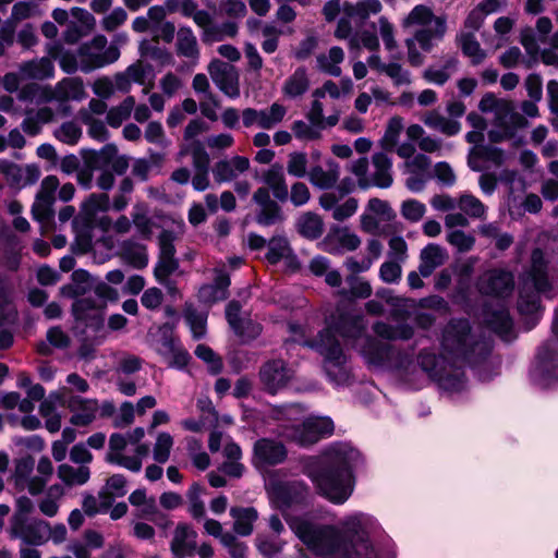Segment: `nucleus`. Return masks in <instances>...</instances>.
<instances>
[{"instance_id":"6","label":"nucleus","mask_w":558,"mask_h":558,"mask_svg":"<svg viewBox=\"0 0 558 558\" xmlns=\"http://www.w3.org/2000/svg\"><path fill=\"white\" fill-rule=\"evenodd\" d=\"M301 408L295 404L276 410V420L282 421V437L300 446H310L332 434L335 426L329 417L310 416L301 421Z\"/></svg>"},{"instance_id":"58","label":"nucleus","mask_w":558,"mask_h":558,"mask_svg":"<svg viewBox=\"0 0 558 558\" xmlns=\"http://www.w3.org/2000/svg\"><path fill=\"white\" fill-rule=\"evenodd\" d=\"M173 445L174 439L169 433H159L153 448L154 460L160 464L166 463L170 459Z\"/></svg>"},{"instance_id":"55","label":"nucleus","mask_w":558,"mask_h":558,"mask_svg":"<svg viewBox=\"0 0 558 558\" xmlns=\"http://www.w3.org/2000/svg\"><path fill=\"white\" fill-rule=\"evenodd\" d=\"M437 17L428 7L418 4L402 20L401 25L403 28L426 26L430 23L435 24V19Z\"/></svg>"},{"instance_id":"24","label":"nucleus","mask_w":558,"mask_h":558,"mask_svg":"<svg viewBox=\"0 0 558 558\" xmlns=\"http://www.w3.org/2000/svg\"><path fill=\"white\" fill-rule=\"evenodd\" d=\"M535 29L536 34L531 27H525L520 33V43L530 56H537L542 52L539 50V44L545 43L551 32V20L547 16L537 19Z\"/></svg>"},{"instance_id":"48","label":"nucleus","mask_w":558,"mask_h":558,"mask_svg":"<svg viewBox=\"0 0 558 558\" xmlns=\"http://www.w3.org/2000/svg\"><path fill=\"white\" fill-rule=\"evenodd\" d=\"M316 60L320 71L337 77L341 75L340 63L344 60V51L342 48L333 46L328 52L318 54Z\"/></svg>"},{"instance_id":"30","label":"nucleus","mask_w":558,"mask_h":558,"mask_svg":"<svg viewBox=\"0 0 558 558\" xmlns=\"http://www.w3.org/2000/svg\"><path fill=\"white\" fill-rule=\"evenodd\" d=\"M72 412L71 424L75 426H87L94 422L98 412V403L96 400L82 399L74 397L68 404Z\"/></svg>"},{"instance_id":"11","label":"nucleus","mask_w":558,"mask_h":558,"mask_svg":"<svg viewBox=\"0 0 558 558\" xmlns=\"http://www.w3.org/2000/svg\"><path fill=\"white\" fill-rule=\"evenodd\" d=\"M287 112V107L276 101L264 109L247 107L241 111V118L245 128L257 126L271 130L284 120Z\"/></svg>"},{"instance_id":"10","label":"nucleus","mask_w":558,"mask_h":558,"mask_svg":"<svg viewBox=\"0 0 558 558\" xmlns=\"http://www.w3.org/2000/svg\"><path fill=\"white\" fill-rule=\"evenodd\" d=\"M531 377L541 388L558 384V343L547 342L541 348Z\"/></svg>"},{"instance_id":"54","label":"nucleus","mask_w":558,"mask_h":558,"mask_svg":"<svg viewBox=\"0 0 558 558\" xmlns=\"http://www.w3.org/2000/svg\"><path fill=\"white\" fill-rule=\"evenodd\" d=\"M135 105L133 96L125 97L118 106L112 107L107 113V123L112 128H119L131 116Z\"/></svg>"},{"instance_id":"53","label":"nucleus","mask_w":558,"mask_h":558,"mask_svg":"<svg viewBox=\"0 0 558 558\" xmlns=\"http://www.w3.org/2000/svg\"><path fill=\"white\" fill-rule=\"evenodd\" d=\"M383 9L379 0H360L355 4L345 3L343 10L350 16H356L360 20H366L372 15L378 14Z\"/></svg>"},{"instance_id":"63","label":"nucleus","mask_w":558,"mask_h":558,"mask_svg":"<svg viewBox=\"0 0 558 558\" xmlns=\"http://www.w3.org/2000/svg\"><path fill=\"white\" fill-rule=\"evenodd\" d=\"M203 493L204 488L197 483H194L186 494L189 499V512L196 520L204 518L206 512L205 505L202 500Z\"/></svg>"},{"instance_id":"62","label":"nucleus","mask_w":558,"mask_h":558,"mask_svg":"<svg viewBox=\"0 0 558 558\" xmlns=\"http://www.w3.org/2000/svg\"><path fill=\"white\" fill-rule=\"evenodd\" d=\"M403 128L404 123L401 117L396 116L389 120L385 135L383 137V146L387 151H393L399 142V136Z\"/></svg>"},{"instance_id":"64","label":"nucleus","mask_w":558,"mask_h":558,"mask_svg":"<svg viewBox=\"0 0 558 558\" xmlns=\"http://www.w3.org/2000/svg\"><path fill=\"white\" fill-rule=\"evenodd\" d=\"M178 266L174 256L159 255V260L154 269L156 280L163 286H168L169 276L177 270Z\"/></svg>"},{"instance_id":"19","label":"nucleus","mask_w":558,"mask_h":558,"mask_svg":"<svg viewBox=\"0 0 558 558\" xmlns=\"http://www.w3.org/2000/svg\"><path fill=\"white\" fill-rule=\"evenodd\" d=\"M2 177L8 186L15 191H20L36 183L40 177V170L33 163H2Z\"/></svg>"},{"instance_id":"21","label":"nucleus","mask_w":558,"mask_h":558,"mask_svg":"<svg viewBox=\"0 0 558 558\" xmlns=\"http://www.w3.org/2000/svg\"><path fill=\"white\" fill-rule=\"evenodd\" d=\"M197 533L186 523H179L173 532L170 550L174 558H187L195 554L197 548Z\"/></svg>"},{"instance_id":"56","label":"nucleus","mask_w":558,"mask_h":558,"mask_svg":"<svg viewBox=\"0 0 558 558\" xmlns=\"http://www.w3.org/2000/svg\"><path fill=\"white\" fill-rule=\"evenodd\" d=\"M458 207L463 211L466 217L475 219H484L486 217V206L470 193H462L459 196Z\"/></svg>"},{"instance_id":"29","label":"nucleus","mask_w":558,"mask_h":558,"mask_svg":"<svg viewBox=\"0 0 558 558\" xmlns=\"http://www.w3.org/2000/svg\"><path fill=\"white\" fill-rule=\"evenodd\" d=\"M214 283L204 284L198 290V299L205 304L222 301L228 296L229 275L223 269H216Z\"/></svg>"},{"instance_id":"22","label":"nucleus","mask_w":558,"mask_h":558,"mask_svg":"<svg viewBox=\"0 0 558 558\" xmlns=\"http://www.w3.org/2000/svg\"><path fill=\"white\" fill-rule=\"evenodd\" d=\"M259 207L256 220L259 225L271 226L282 219L280 206L271 199L270 191L266 186L258 187L252 197Z\"/></svg>"},{"instance_id":"3","label":"nucleus","mask_w":558,"mask_h":558,"mask_svg":"<svg viewBox=\"0 0 558 558\" xmlns=\"http://www.w3.org/2000/svg\"><path fill=\"white\" fill-rule=\"evenodd\" d=\"M362 462V454L355 447L349 442H336L322 456L307 459L304 473L320 496L335 505H342L353 494L354 470Z\"/></svg>"},{"instance_id":"23","label":"nucleus","mask_w":558,"mask_h":558,"mask_svg":"<svg viewBox=\"0 0 558 558\" xmlns=\"http://www.w3.org/2000/svg\"><path fill=\"white\" fill-rule=\"evenodd\" d=\"M347 193L344 192H326L319 197V205L325 210H332V218L337 221H343L352 217L359 207L357 201L349 197L342 204H338L340 198Z\"/></svg>"},{"instance_id":"36","label":"nucleus","mask_w":558,"mask_h":558,"mask_svg":"<svg viewBox=\"0 0 558 558\" xmlns=\"http://www.w3.org/2000/svg\"><path fill=\"white\" fill-rule=\"evenodd\" d=\"M233 519V531L241 536H248L253 533L254 523L258 513L253 507H233L230 509Z\"/></svg>"},{"instance_id":"41","label":"nucleus","mask_w":558,"mask_h":558,"mask_svg":"<svg viewBox=\"0 0 558 558\" xmlns=\"http://www.w3.org/2000/svg\"><path fill=\"white\" fill-rule=\"evenodd\" d=\"M177 53L197 62L199 48L196 36L190 27H180L177 34Z\"/></svg>"},{"instance_id":"26","label":"nucleus","mask_w":558,"mask_h":558,"mask_svg":"<svg viewBox=\"0 0 558 558\" xmlns=\"http://www.w3.org/2000/svg\"><path fill=\"white\" fill-rule=\"evenodd\" d=\"M392 160L386 151L376 153L372 157V172L369 174V185L380 189L391 186Z\"/></svg>"},{"instance_id":"2","label":"nucleus","mask_w":558,"mask_h":558,"mask_svg":"<svg viewBox=\"0 0 558 558\" xmlns=\"http://www.w3.org/2000/svg\"><path fill=\"white\" fill-rule=\"evenodd\" d=\"M286 521L296 537L316 555L337 558H377L369 536L380 530L378 521L365 512L345 515L340 526L323 525L307 515H286Z\"/></svg>"},{"instance_id":"42","label":"nucleus","mask_w":558,"mask_h":558,"mask_svg":"<svg viewBox=\"0 0 558 558\" xmlns=\"http://www.w3.org/2000/svg\"><path fill=\"white\" fill-rule=\"evenodd\" d=\"M37 475L28 480V493L38 496L47 486L53 474V465L48 457H41L37 462Z\"/></svg>"},{"instance_id":"18","label":"nucleus","mask_w":558,"mask_h":558,"mask_svg":"<svg viewBox=\"0 0 558 558\" xmlns=\"http://www.w3.org/2000/svg\"><path fill=\"white\" fill-rule=\"evenodd\" d=\"M266 488L274 506L282 512L293 504L299 502L305 492V487L299 482L280 483L269 481Z\"/></svg>"},{"instance_id":"43","label":"nucleus","mask_w":558,"mask_h":558,"mask_svg":"<svg viewBox=\"0 0 558 558\" xmlns=\"http://www.w3.org/2000/svg\"><path fill=\"white\" fill-rule=\"evenodd\" d=\"M266 258L270 264H277L281 259L288 260L289 266L296 267L298 264L288 240L283 236H274L269 241Z\"/></svg>"},{"instance_id":"1","label":"nucleus","mask_w":558,"mask_h":558,"mask_svg":"<svg viewBox=\"0 0 558 558\" xmlns=\"http://www.w3.org/2000/svg\"><path fill=\"white\" fill-rule=\"evenodd\" d=\"M363 330L362 319L342 316L337 324L328 326L319 333L314 347L324 356V368L331 381L341 385L349 377L344 366L347 355L337 336L348 341L352 339L353 348L359 351L372 368L390 369L400 375H407L415 371L416 366L412 353H402L391 344L364 335Z\"/></svg>"},{"instance_id":"50","label":"nucleus","mask_w":558,"mask_h":558,"mask_svg":"<svg viewBox=\"0 0 558 558\" xmlns=\"http://www.w3.org/2000/svg\"><path fill=\"white\" fill-rule=\"evenodd\" d=\"M21 72L25 77L35 80L50 78L54 74V66L50 59L41 58L24 63Z\"/></svg>"},{"instance_id":"14","label":"nucleus","mask_w":558,"mask_h":558,"mask_svg":"<svg viewBox=\"0 0 558 558\" xmlns=\"http://www.w3.org/2000/svg\"><path fill=\"white\" fill-rule=\"evenodd\" d=\"M59 185L60 182L56 175H47L43 179L32 206L34 219L41 223H48L53 217L54 194Z\"/></svg>"},{"instance_id":"51","label":"nucleus","mask_w":558,"mask_h":558,"mask_svg":"<svg viewBox=\"0 0 558 558\" xmlns=\"http://www.w3.org/2000/svg\"><path fill=\"white\" fill-rule=\"evenodd\" d=\"M458 41L462 52L470 58L472 64L477 65L487 57L485 50L481 48L480 43L472 33H461Z\"/></svg>"},{"instance_id":"39","label":"nucleus","mask_w":558,"mask_h":558,"mask_svg":"<svg viewBox=\"0 0 558 558\" xmlns=\"http://www.w3.org/2000/svg\"><path fill=\"white\" fill-rule=\"evenodd\" d=\"M50 97L58 101L82 100L86 97L85 87L81 77H65L57 84V92Z\"/></svg>"},{"instance_id":"7","label":"nucleus","mask_w":558,"mask_h":558,"mask_svg":"<svg viewBox=\"0 0 558 558\" xmlns=\"http://www.w3.org/2000/svg\"><path fill=\"white\" fill-rule=\"evenodd\" d=\"M144 437L143 427H136L126 434H112L109 438L106 461L138 473L143 466V459L149 452V446L141 442Z\"/></svg>"},{"instance_id":"32","label":"nucleus","mask_w":558,"mask_h":558,"mask_svg":"<svg viewBox=\"0 0 558 558\" xmlns=\"http://www.w3.org/2000/svg\"><path fill=\"white\" fill-rule=\"evenodd\" d=\"M262 181L269 191L272 192L275 198L284 202L289 197V191L286 183L283 167L280 163H272L264 170Z\"/></svg>"},{"instance_id":"49","label":"nucleus","mask_w":558,"mask_h":558,"mask_svg":"<svg viewBox=\"0 0 558 558\" xmlns=\"http://www.w3.org/2000/svg\"><path fill=\"white\" fill-rule=\"evenodd\" d=\"M296 228L304 238L315 240L323 234L324 221L317 214L307 211L298 219Z\"/></svg>"},{"instance_id":"25","label":"nucleus","mask_w":558,"mask_h":558,"mask_svg":"<svg viewBox=\"0 0 558 558\" xmlns=\"http://www.w3.org/2000/svg\"><path fill=\"white\" fill-rule=\"evenodd\" d=\"M250 159L240 155L219 160L213 169L215 181L217 183L234 181L245 173L250 169Z\"/></svg>"},{"instance_id":"37","label":"nucleus","mask_w":558,"mask_h":558,"mask_svg":"<svg viewBox=\"0 0 558 558\" xmlns=\"http://www.w3.org/2000/svg\"><path fill=\"white\" fill-rule=\"evenodd\" d=\"M422 121L429 129L438 131L446 136H454L461 131V123L458 120L449 119L436 110L426 112Z\"/></svg>"},{"instance_id":"27","label":"nucleus","mask_w":558,"mask_h":558,"mask_svg":"<svg viewBox=\"0 0 558 558\" xmlns=\"http://www.w3.org/2000/svg\"><path fill=\"white\" fill-rule=\"evenodd\" d=\"M307 177L314 186L320 190H329L338 182L340 168L336 161L328 159L324 165L312 167Z\"/></svg>"},{"instance_id":"59","label":"nucleus","mask_w":558,"mask_h":558,"mask_svg":"<svg viewBox=\"0 0 558 558\" xmlns=\"http://www.w3.org/2000/svg\"><path fill=\"white\" fill-rule=\"evenodd\" d=\"M185 320L195 339H201L206 333L207 315L197 312L192 305H186L184 310Z\"/></svg>"},{"instance_id":"46","label":"nucleus","mask_w":558,"mask_h":558,"mask_svg":"<svg viewBox=\"0 0 558 558\" xmlns=\"http://www.w3.org/2000/svg\"><path fill=\"white\" fill-rule=\"evenodd\" d=\"M121 256L132 267L142 269L148 264V255L145 245L129 240L121 245Z\"/></svg>"},{"instance_id":"61","label":"nucleus","mask_w":558,"mask_h":558,"mask_svg":"<svg viewBox=\"0 0 558 558\" xmlns=\"http://www.w3.org/2000/svg\"><path fill=\"white\" fill-rule=\"evenodd\" d=\"M293 135L300 141H316L322 137V132L317 123L305 122L303 120H295L291 124Z\"/></svg>"},{"instance_id":"9","label":"nucleus","mask_w":558,"mask_h":558,"mask_svg":"<svg viewBox=\"0 0 558 558\" xmlns=\"http://www.w3.org/2000/svg\"><path fill=\"white\" fill-rule=\"evenodd\" d=\"M120 54V49L116 45H109L104 35H96L77 48L80 70L89 73L106 68L117 62Z\"/></svg>"},{"instance_id":"31","label":"nucleus","mask_w":558,"mask_h":558,"mask_svg":"<svg viewBox=\"0 0 558 558\" xmlns=\"http://www.w3.org/2000/svg\"><path fill=\"white\" fill-rule=\"evenodd\" d=\"M447 259L448 253L446 248L430 243L421 251L418 271L423 277H428L436 268L442 266Z\"/></svg>"},{"instance_id":"38","label":"nucleus","mask_w":558,"mask_h":558,"mask_svg":"<svg viewBox=\"0 0 558 558\" xmlns=\"http://www.w3.org/2000/svg\"><path fill=\"white\" fill-rule=\"evenodd\" d=\"M458 59L449 56L441 66L430 65L423 72V78L432 84L442 86L458 71Z\"/></svg>"},{"instance_id":"13","label":"nucleus","mask_w":558,"mask_h":558,"mask_svg":"<svg viewBox=\"0 0 558 558\" xmlns=\"http://www.w3.org/2000/svg\"><path fill=\"white\" fill-rule=\"evenodd\" d=\"M48 521L43 519L20 518L12 519L10 534L22 539L25 544L40 546L47 543Z\"/></svg>"},{"instance_id":"20","label":"nucleus","mask_w":558,"mask_h":558,"mask_svg":"<svg viewBox=\"0 0 558 558\" xmlns=\"http://www.w3.org/2000/svg\"><path fill=\"white\" fill-rule=\"evenodd\" d=\"M514 287L513 275L510 271L494 269L485 272L478 280V289L485 294L506 296Z\"/></svg>"},{"instance_id":"35","label":"nucleus","mask_w":558,"mask_h":558,"mask_svg":"<svg viewBox=\"0 0 558 558\" xmlns=\"http://www.w3.org/2000/svg\"><path fill=\"white\" fill-rule=\"evenodd\" d=\"M94 163H101L111 168V170L121 175L129 169V159L125 156L118 154V149L114 145H105L94 156Z\"/></svg>"},{"instance_id":"17","label":"nucleus","mask_w":558,"mask_h":558,"mask_svg":"<svg viewBox=\"0 0 558 558\" xmlns=\"http://www.w3.org/2000/svg\"><path fill=\"white\" fill-rule=\"evenodd\" d=\"M287 449L280 441L260 438L253 446V464L258 469L282 463L287 458Z\"/></svg>"},{"instance_id":"4","label":"nucleus","mask_w":558,"mask_h":558,"mask_svg":"<svg viewBox=\"0 0 558 558\" xmlns=\"http://www.w3.org/2000/svg\"><path fill=\"white\" fill-rule=\"evenodd\" d=\"M470 324L465 319L452 320L445 329L442 338L444 353L436 356L423 351L418 356L421 368L433 378L440 389L454 395L466 388L464 373L450 359H468L469 353L480 347L471 335Z\"/></svg>"},{"instance_id":"57","label":"nucleus","mask_w":558,"mask_h":558,"mask_svg":"<svg viewBox=\"0 0 558 558\" xmlns=\"http://www.w3.org/2000/svg\"><path fill=\"white\" fill-rule=\"evenodd\" d=\"M174 326L166 323L158 328L159 338L155 341V349L162 357L169 355L179 344L172 336Z\"/></svg>"},{"instance_id":"28","label":"nucleus","mask_w":558,"mask_h":558,"mask_svg":"<svg viewBox=\"0 0 558 558\" xmlns=\"http://www.w3.org/2000/svg\"><path fill=\"white\" fill-rule=\"evenodd\" d=\"M36 500V506L39 512L47 518H54L58 515L61 502L65 496V489L62 484L56 483L45 488Z\"/></svg>"},{"instance_id":"15","label":"nucleus","mask_w":558,"mask_h":558,"mask_svg":"<svg viewBox=\"0 0 558 558\" xmlns=\"http://www.w3.org/2000/svg\"><path fill=\"white\" fill-rule=\"evenodd\" d=\"M207 70L215 85L226 96L232 99L240 96V77L233 65L216 59L209 63Z\"/></svg>"},{"instance_id":"47","label":"nucleus","mask_w":558,"mask_h":558,"mask_svg":"<svg viewBox=\"0 0 558 558\" xmlns=\"http://www.w3.org/2000/svg\"><path fill=\"white\" fill-rule=\"evenodd\" d=\"M487 323L489 327L498 333L504 340H510L512 338V319L509 312L504 306H499L487 316Z\"/></svg>"},{"instance_id":"16","label":"nucleus","mask_w":558,"mask_h":558,"mask_svg":"<svg viewBox=\"0 0 558 558\" xmlns=\"http://www.w3.org/2000/svg\"><path fill=\"white\" fill-rule=\"evenodd\" d=\"M293 377V371L282 360L265 363L259 371V379L266 391L277 393L283 389Z\"/></svg>"},{"instance_id":"52","label":"nucleus","mask_w":558,"mask_h":558,"mask_svg":"<svg viewBox=\"0 0 558 558\" xmlns=\"http://www.w3.org/2000/svg\"><path fill=\"white\" fill-rule=\"evenodd\" d=\"M373 330L377 336L388 340H408L413 336V328L408 324L391 326L386 323L378 322L373 326Z\"/></svg>"},{"instance_id":"45","label":"nucleus","mask_w":558,"mask_h":558,"mask_svg":"<svg viewBox=\"0 0 558 558\" xmlns=\"http://www.w3.org/2000/svg\"><path fill=\"white\" fill-rule=\"evenodd\" d=\"M310 80L305 68L296 69L283 83L282 94L288 98H296L307 92Z\"/></svg>"},{"instance_id":"44","label":"nucleus","mask_w":558,"mask_h":558,"mask_svg":"<svg viewBox=\"0 0 558 558\" xmlns=\"http://www.w3.org/2000/svg\"><path fill=\"white\" fill-rule=\"evenodd\" d=\"M129 502L137 508V515L148 520H153L158 513L156 499L153 496H147L145 488H138L131 493Z\"/></svg>"},{"instance_id":"8","label":"nucleus","mask_w":558,"mask_h":558,"mask_svg":"<svg viewBox=\"0 0 558 558\" xmlns=\"http://www.w3.org/2000/svg\"><path fill=\"white\" fill-rule=\"evenodd\" d=\"M478 109L484 113H492L496 128L488 133L492 142H501L511 138L515 129L525 128V118L514 111L510 101L497 98L487 93L478 104Z\"/></svg>"},{"instance_id":"40","label":"nucleus","mask_w":558,"mask_h":558,"mask_svg":"<svg viewBox=\"0 0 558 558\" xmlns=\"http://www.w3.org/2000/svg\"><path fill=\"white\" fill-rule=\"evenodd\" d=\"M446 29V17H437L434 29H420L410 39H414L423 51L429 52L435 46L434 41L442 39Z\"/></svg>"},{"instance_id":"34","label":"nucleus","mask_w":558,"mask_h":558,"mask_svg":"<svg viewBox=\"0 0 558 558\" xmlns=\"http://www.w3.org/2000/svg\"><path fill=\"white\" fill-rule=\"evenodd\" d=\"M57 475L64 488L83 486L90 478V469L87 465L73 466L62 463L57 468Z\"/></svg>"},{"instance_id":"12","label":"nucleus","mask_w":558,"mask_h":558,"mask_svg":"<svg viewBox=\"0 0 558 558\" xmlns=\"http://www.w3.org/2000/svg\"><path fill=\"white\" fill-rule=\"evenodd\" d=\"M361 238L345 226H331L319 246L323 251L341 255L344 252H353L361 245Z\"/></svg>"},{"instance_id":"60","label":"nucleus","mask_w":558,"mask_h":558,"mask_svg":"<svg viewBox=\"0 0 558 558\" xmlns=\"http://www.w3.org/2000/svg\"><path fill=\"white\" fill-rule=\"evenodd\" d=\"M110 201L107 194H92L82 204V211L88 219H94L99 213L110 208Z\"/></svg>"},{"instance_id":"5","label":"nucleus","mask_w":558,"mask_h":558,"mask_svg":"<svg viewBox=\"0 0 558 558\" xmlns=\"http://www.w3.org/2000/svg\"><path fill=\"white\" fill-rule=\"evenodd\" d=\"M554 252L534 248L530 262L519 276L518 310L522 315L537 316L541 311L539 296L554 298L555 290L550 277Z\"/></svg>"},{"instance_id":"33","label":"nucleus","mask_w":558,"mask_h":558,"mask_svg":"<svg viewBox=\"0 0 558 558\" xmlns=\"http://www.w3.org/2000/svg\"><path fill=\"white\" fill-rule=\"evenodd\" d=\"M489 161L500 166L505 161L504 151L496 147L473 146L469 153V166L474 171H483L485 167L482 161Z\"/></svg>"}]
</instances>
